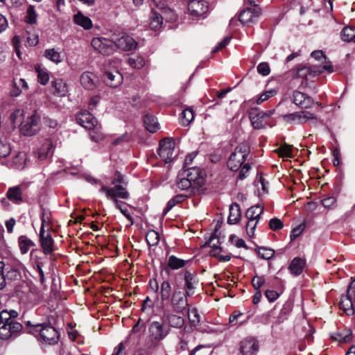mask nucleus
<instances>
[{"instance_id": "nucleus-1", "label": "nucleus", "mask_w": 355, "mask_h": 355, "mask_svg": "<svg viewBox=\"0 0 355 355\" xmlns=\"http://www.w3.org/2000/svg\"><path fill=\"white\" fill-rule=\"evenodd\" d=\"M189 296L179 289H174L170 299L166 304L164 310L172 311L176 313H182L189 306Z\"/></svg>"}, {"instance_id": "nucleus-2", "label": "nucleus", "mask_w": 355, "mask_h": 355, "mask_svg": "<svg viewBox=\"0 0 355 355\" xmlns=\"http://www.w3.org/2000/svg\"><path fill=\"white\" fill-rule=\"evenodd\" d=\"M22 329V325L14 319L11 318L9 314V319L4 320L0 325V338L7 340L12 336L17 335Z\"/></svg>"}, {"instance_id": "nucleus-3", "label": "nucleus", "mask_w": 355, "mask_h": 355, "mask_svg": "<svg viewBox=\"0 0 355 355\" xmlns=\"http://www.w3.org/2000/svg\"><path fill=\"white\" fill-rule=\"evenodd\" d=\"M91 44L96 51L103 55H110L115 51L114 37L112 40L103 37H94Z\"/></svg>"}, {"instance_id": "nucleus-4", "label": "nucleus", "mask_w": 355, "mask_h": 355, "mask_svg": "<svg viewBox=\"0 0 355 355\" xmlns=\"http://www.w3.org/2000/svg\"><path fill=\"white\" fill-rule=\"evenodd\" d=\"M35 331L40 333V338L46 343L53 345L58 343L59 334L57 330L50 324L43 325L37 324L35 326Z\"/></svg>"}, {"instance_id": "nucleus-5", "label": "nucleus", "mask_w": 355, "mask_h": 355, "mask_svg": "<svg viewBox=\"0 0 355 355\" xmlns=\"http://www.w3.org/2000/svg\"><path fill=\"white\" fill-rule=\"evenodd\" d=\"M40 116L34 113L28 116L26 120L21 123L20 132L24 136H32L39 130Z\"/></svg>"}, {"instance_id": "nucleus-6", "label": "nucleus", "mask_w": 355, "mask_h": 355, "mask_svg": "<svg viewBox=\"0 0 355 355\" xmlns=\"http://www.w3.org/2000/svg\"><path fill=\"white\" fill-rule=\"evenodd\" d=\"M273 114L274 110L262 111L255 107L250 110L249 117L254 128L261 129L265 127L264 120L270 117Z\"/></svg>"}, {"instance_id": "nucleus-7", "label": "nucleus", "mask_w": 355, "mask_h": 355, "mask_svg": "<svg viewBox=\"0 0 355 355\" xmlns=\"http://www.w3.org/2000/svg\"><path fill=\"white\" fill-rule=\"evenodd\" d=\"M183 171L184 175L191 181L194 188L198 189L205 184L206 174L200 168L189 167Z\"/></svg>"}, {"instance_id": "nucleus-8", "label": "nucleus", "mask_w": 355, "mask_h": 355, "mask_svg": "<svg viewBox=\"0 0 355 355\" xmlns=\"http://www.w3.org/2000/svg\"><path fill=\"white\" fill-rule=\"evenodd\" d=\"M148 330L150 338L155 341L163 340L170 332V328L159 321L152 322L150 324Z\"/></svg>"}, {"instance_id": "nucleus-9", "label": "nucleus", "mask_w": 355, "mask_h": 355, "mask_svg": "<svg viewBox=\"0 0 355 355\" xmlns=\"http://www.w3.org/2000/svg\"><path fill=\"white\" fill-rule=\"evenodd\" d=\"M101 192H105L107 198L112 199L114 201L116 205H119L117 198L128 199L129 197V193L122 186L116 184L114 187L109 188L106 186H102Z\"/></svg>"}, {"instance_id": "nucleus-10", "label": "nucleus", "mask_w": 355, "mask_h": 355, "mask_svg": "<svg viewBox=\"0 0 355 355\" xmlns=\"http://www.w3.org/2000/svg\"><path fill=\"white\" fill-rule=\"evenodd\" d=\"M114 44L115 49H119L123 51L135 50L138 45L137 42L132 37L125 33H123L118 38H114Z\"/></svg>"}, {"instance_id": "nucleus-11", "label": "nucleus", "mask_w": 355, "mask_h": 355, "mask_svg": "<svg viewBox=\"0 0 355 355\" xmlns=\"http://www.w3.org/2000/svg\"><path fill=\"white\" fill-rule=\"evenodd\" d=\"M76 121L83 128L88 130L98 129L97 119L88 111L83 110L76 116Z\"/></svg>"}, {"instance_id": "nucleus-12", "label": "nucleus", "mask_w": 355, "mask_h": 355, "mask_svg": "<svg viewBox=\"0 0 355 355\" xmlns=\"http://www.w3.org/2000/svg\"><path fill=\"white\" fill-rule=\"evenodd\" d=\"M26 188L25 184L9 187L6 194L7 198L15 205H21L25 202L24 191Z\"/></svg>"}, {"instance_id": "nucleus-13", "label": "nucleus", "mask_w": 355, "mask_h": 355, "mask_svg": "<svg viewBox=\"0 0 355 355\" xmlns=\"http://www.w3.org/2000/svg\"><path fill=\"white\" fill-rule=\"evenodd\" d=\"M259 350V342L255 338L247 337L240 343V353L242 355H256Z\"/></svg>"}, {"instance_id": "nucleus-14", "label": "nucleus", "mask_w": 355, "mask_h": 355, "mask_svg": "<svg viewBox=\"0 0 355 355\" xmlns=\"http://www.w3.org/2000/svg\"><path fill=\"white\" fill-rule=\"evenodd\" d=\"M179 314L180 313H176L172 311H164V317L166 324H168V327L181 329L184 327L185 323L184 318Z\"/></svg>"}, {"instance_id": "nucleus-15", "label": "nucleus", "mask_w": 355, "mask_h": 355, "mask_svg": "<svg viewBox=\"0 0 355 355\" xmlns=\"http://www.w3.org/2000/svg\"><path fill=\"white\" fill-rule=\"evenodd\" d=\"M284 117L288 122H293L298 124L306 123L310 119L315 118L314 114L306 111L293 112L286 114Z\"/></svg>"}, {"instance_id": "nucleus-16", "label": "nucleus", "mask_w": 355, "mask_h": 355, "mask_svg": "<svg viewBox=\"0 0 355 355\" xmlns=\"http://www.w3.org/2000/svg\"><path fill=\"white\" fill-rule=\"evenodd\" d=\"M292 102L296 105L305 109L311 107L314 104V101L311 97L308 96L305 94L299 91L293 92Z\"/></svg>"}, {"instance_id": "nucleus-17", "label": "nucleus", "mask_w": 355, "mask_h": 355, "mask_svg": "<svg viewBox=\"0 0 355 355\" xmlns=\"http://www.w3.org/2000/svg\"><path fill=\"white\" fill-rule=\"evenodd\" d=\"M3 159L1 160L2 164H6L8 167L12 169H24L27 162L26 157H1Z\"/></svg>"}, {"instance_id": "nucleus-18", "label": "nucleus", "mask_w": 355, "mask_h": 355, "mask_svg": "<svg viewBox=\"0 0 355 355\" xmlns=\"http://www.w3.org/2000/svg\"><path fill=\"white\" fill-rule=\"evenodd\" d=\"M56 143L51 139H44L37 146V155H52L54 153Z\"/></svg>"}, {"instance_id": "nucleus-19", "label": "nucleus", "mask_w": 355, "mask_h": 355, "mask_svg": "<svg viewBox=\"0 0 355 355\" xmlns=\"http://www.w3.org/2000/svg\"><path fill=\"white\" fill-rule=\"evenodd\" d=\"M260 15L259 9L257 8H250L244 9L239 14V20L243 24L253 23Z\"/></svg>"}, {"instance_id": "nucleus-20", "label": "nucleus", "mask_w": 355, "mask_h": 355, "mask_svg": "<svg viewBox=\"0 0 355 355\" xmlns=\"http://www.w3.org/2000/svg\"><path fill=\"white\" fill-rule=\"evenodd\" d=\"M80 81L85 89L93 90L97 86L98 78L92 72L85 71L81 74Z\"/></svg>"}, {"instance_id": "nucleus-21", "label": "nucleus", "mask_w": 355, "mask_h": 355, "mask_svg": "<svg viewBox=\"0 0 355 355\" xmlns=\"http://www.w3.org/2000/svg\"><path fill=\"white\" fill-rule=\"evenodd\" d=\"M175 147V140L171 137H166L159 141L158 154L159 155H171L174 153Z\"/></svg>"}, {"instance_id": "nucleus-22", "label": "nucleus", "mask_w": 355, "mask_h": 355, "mask_svg": "<svg viewBox=\"0 0 355 355\" xmlns=\"http://www.w3.org/2000/svg\"><path fill=\"white\" fill-rule=\"evenodd\" d=\"M103 80L110 87H116L122 83V76L119 72L112 73L105 71L103 74Z\"/></svg>"}, {"instance_id": "nucleus-23", "label": "nucleus", "mask_w": 355, "mask_h": 355, "mask_svg": "<svg viewBox=\"0 0 355 355\" xmlns=\"http://www.w3.org/2000/svg\"><path fill=\"white\" fill-rule=\"evenodd\" d=\"M28 89V83L24 78H16L13 80L10 94L13 97H18L21 95L23 91H26Z\"/></svg>"}, {"instance_id": "nucleus-24", "label": "nucleus", "mask_w": 355, "mask_h": 355, "mask_svg": "<svg viewBox=\"0 0 355 355\" xmlns=\"http://www.w3.org/2000/svg\"><path fill=\"white\" fill-rule=\"evenodd\" d=\"M184 281H185L184 294H186L187 295L190 297L192 295H193L194 289L196 288L195 286L198 282L196 279L195 276L192 273H191L188 271H187L184 273Z\"/></svg>"}, {"instance_id": "nucleus-25", "label": "nucleus", "mask_w": 355, "mask_h": 355, "mask_svg": "<svg viewBox=\"0 0 355 355\" xmlns=\"http://www.w3.org/2000/svg\"><path fill=\"white\" fill-rule=\"evenodd\" d=\"M73 22L85 30H89L93 27V23L91 19L84 15L80 11H78L74 15Z\"/></svg>"}, {"instance_id": "nucleus-26", "label": "nucleus", "mask_w": 355, "mask_h": 355, "mask_svg": "<svg viewBox=\"0 0 355 355\" xmlns=\"http://www.w3.org/2000/svg\"><path fill=\"white\" fill-rule=\"evenodd\" d=\"M40 244L44 254L49 255L55 250L54 241L51 234L45 235L44 237L40 239Z\"/></svg>"}, {"instance_id": "nucleus-27", "label": "nucleus", "mask_w": 355, "mask_h": 355, "mask_svg": "<svg viewBox=\"0 0 355 355\" xmlns=\"http://www.w3.org/2000/svg\"><path fill=\"white\" fill-rule=\"evenodd\" d=\"M304 266L305 260L300 257H295L292 260L288 267V270L291 271L292 275L297 276L302 272Z\"/></svg>"}, {"instance_id": "nucleus-28", "label": "nucleus", "mask_w": 355, "mask_h": 355, "mask_svg": "<svg viewBox=\"0 0 355 355\" xmlns=\"http://www.w3.org/2000/svg\"><path fill=\"white\" fill-rule=\"evenodd\" d=\"M35 70L37 76V81L42 85H46L49 81V73L48 70L42 64L35 65Z\"/></svg>"}, {"instance_id": "nucleus-29", "label": "nucleus", "mask_w": 355, "mask_h": 355, "mask_svg": "<svg viewBox=\"0 0 355 355\" xmlns=\"http://www.w3.org/2000/svg\"><path fill=\"white\" fill-rule=\"evenodd\" d=\"M144 123L148 131L154 133L159 129V123L156 117L151 114H146L144 117Z\"/></svg>"}, {"instance_id": "nucleus-30", "label": "nucleus", "mask_w": 355, "mask_h": 355, "mask_svg": "<svg viewBox=\"0 0 355 355\" xmlns=\"http://www.w3.org/2000/svg\"><path fill=\"white\" fill-rule=\"evenodd\" d=\"M291 304L289 302L285 303L280 310L278 315L277 316L276 320L273 322L272 327H273L274 325L277 326L285 321L287 319V315L291 313Z\"/></svg>"}, {"instance_id": "nucleus-31", "label": "nucleus", "mask_w": 355, "mask_h": 355, "mask_svg": "<svg viewBox=\"0 0 355 355\" xmlns=\"http://www.w3.org/2000/svg\"><path fill=\"white\" fill-rule=\"evenodd\" d=\"M241 218L240 206L237 203H233L230 207V215L227 223L230 225L236 224Z\"/></svg>"}, {"instance_id": "nucleus-32", "label": "nucleus", "mask_w": 355, "mask_h": 355, "mask_svg": "<svg viewBox=\"0 0 355 355\" xmlns=\"http://www.w3.org/2000/svg\"><path fill=\"white\" fill-rule=\"evenodd\" d=\"M331 338L338 342L349 343L352 339V331L349 329H344L342 331L333 334Z\"/></svg>"}, {"instance_id": "nucleus-33", "label": "nucleus", "mask_w": 355, "mask_h": 355, "mask_svg": "<svg viewBox=\"0 0 355 355\" xmlns=\"http://www.w3.org/2000/svg\"><path fill=\"white\" fill-rule=\"evenodd\" d=\"M131 139V135L128 132H125L119 137L113 139L111 144L113 146L118 148H124L129 146Z\"/></svg>"}, {"instance_id": "nucleus-34", "label": "nucleus", "mask_w": 355, "mask_h": 355, "mask_svg": "<svg viewBox=\"0 0 355 355\" xmlns=\"http://www.w3.org/2000/svg\"><path fill=\"white\" fill-rule=\"evenodd\" d=\"M18 245L20 252L22 254H26L31 247L35 245L34 242L25 235H21L18 238Z\"/></svg>"}, {"instance_id": "nucleus-35", "label": "nucleus", "mask_w": 355, "mask_h": 355, "mask_svg": "<svg viewBox=\"0 0 355 355\" xmlns=\"http://www.w3.org/2000/svg\"><path fill=\"white\" fill-rule=\"evenodd\" d=\"M52 85L55 89V94L58 96H64L68 92V87L62 79H55L53 81Z\"/></svg>"}, {"instance_id": "nucleus-36", "label": "nucleus", "mask_w": 355, "mask_h": 355, "mask_svg": "<svg viewBox=\"0 0 355 355\" xmlns=\"http://www.w3.org/2000/svg\"><path fill=\"white\" fill-rule=\"evenodd\" d=\"M245 162V157H229L227 167L232 171H237Z\"/></svg>"}, {"instance_id": "nucleus-37", "label": "nucleus", "mask_w": 355, "mask_h": 355, "mask_svg": "<svg viewBox=\"0 0 355 355\" xmlns=\"http://www.w3.org/2000/svg\"><path fill=\"white\" fill-rule=\"evenodd\" d=\"M44 56L56 64H60L62 61L60 53L54 48L46 49L44 52Z\"/></svg>"}, {"instance_id": "nucleus-38", "label": "nucleus", "mask_w": 355, "mask_h": 355, "mask_svg": "<svg viewBox=\"0 0 355 355\" xmlns=\"http://www.w3.org/2000/svg\"><path fill=\"white\" fill-rule=\"evenodd\" d=\"M355 301L347 296L342 297L340 302V307L343 309L347 315H352L354 313L353 303Z\"/></svg>"}, {"instance_id": "nucleus-39", "label": "nucleus", "mask_w": 355, "mask_h": 355, "mask_svg": "<svg viewBox=\"0 0 355 355\" xmlns=\"http://www.w3.org/2000/svg\"><path fill=\"white\" fill-rule=\"evenodd\" d=\"M179 180L177 181V187L181 190H189L195 189L189 178L184 175V171L179 175Z\"/></svg>"}, {"instance_id": "nucleus-40", "label": "nucleus", "mask_w": 355, "mask_h": 355, "mask_svg": "<svg viewBox=\"0 0 355 355\" xmlns=\"http://www.w3.org/2000/svg\"><path fill=\"white\" fill-rule=\"evenodd\" d=\"M173 293L171 285L168 281H164L160 286V296L162 301L168 300Z\"/></svg>"}, {"instance_id": "nucleus-41", "label": "nucleus", "mask_w": 355, "mask_h": 355, "mask_svg": "<svg viewBox=\"0 0 355 355\" xmlns=\"http://www.w3.org/2000/svg\"><path fill=\"white\" fill-rule=\"evenodd\" d=\"M263 211V207L259 205H255L248 209L245 216L248 219L258 220L260 219V216Z\"/></svg>"}, {"instance_id": "nucleus-42", "label": "nucleus", "mask_w": 355, "mask_h": 355, "mask_svg": "<svg viewBox=\"0 0 355 355\" xmlns=\"http://www.w3.org/2000/svg\"><path fill=\"white\" fill-rule=\"evenodd\" d=\"M163 19L161 15L156 11H152L150 26L151 29L159 30L162 25Z\"/></svg>"}, {"instance_id": "nucleus-43", "label": "nucleus", "mask_w": 355, "mask_h": 355, "mask_svg": "<svg viewBox=\"0 0 355 355\" xmlns=\"http://www.w3.org/2000/svg\"><path fill=\"white\" fill-rule=\"evenodd\" d=\"M128 62L130 66L135 69H141L146 64L145 58L141 55H135L128 58Z\"/></svg>"}, {"instance_id": "nucleus-44", "label": "nucleus", "mask_w": 355, "mask_h": 355, "mask_svg": "<svg viewBox=\"0 0 355 355\" xmlns=\"http://www.w3.org/2000/svg\"><path fill=\"white\" fill-rule=\"evenodd\" d=\"M187 311L188 319L191 326L196 327L200 323V315L196 308L190 309L188 307L186 310Z\"/></svg>"}, {"instance_id": "nucleus-45", "label": "nucleus", "mask_w": 355, "mask_h": 355, "mask_svg": "<svg viewBox=\"0 0 355 355\" xmlns=\"http://www.w3.org/2000/svg\"><path fill=\"white\" fill-rule=\"evenodd\" d=\"M194 119L193 111L191 108L184 109L181 114V123L184 126L189 125Z\"/></svg>"}, {"instance_id": "nucleus-46", "label": "nucleus", "mask_w": 355, "mask_h": 355, "mask_svg": "<svg viewBox=\"0 0 355 355\" xmlns=\"http://www.w3.org/2000/svg\"><path fill=\"white\" fill-rule=\"evenodd\" d=\"M185 200V196L177 195L171 198L167 203L166 207L164 209V214H166L173 207L176 205L183 202Z\"/></svg>"}, {"instance_id": "nucleus-47", "label": "nucleus", "mask_w": 355, "mask_h": 355, "mask_svg": "<svg viewBox=\"0 0 355 355\" xmlns=\"http://www.w3.org/2000/svg\"><path fill=\"white\" fill-rule=\"evenodd\" d=\"M185 264V261L171 255L168 258V266L172 270H178L182 268Z\"/></svg>"}, {"instance_id": "nucleus-48", "label": "nucleus", "mask_w": 355, "mask_h": 355, "mask_svg": "<svg viewBox=\"0 0 355 355\" xmlns=\"http://www.w3.org/2000/svg\"><path fill=\"white\" fill-rule=\"evenodd\" d=\"M37 14L35 12V7L30 5L26 10L25 21L29 24H35L37 23Z\"/></svg>"}, {"instance_id": "nucleus-49", "label": "nucleus", "mask_w": 355, "mask_h": 355, "mask_svg": "<svg viewBox=\"0 0 355 355\" xmlns=\"http://www.w3.org/2000/svg\"><path fill=\"white\" fill-rule=\"evenodd\" d=\"M146 240L150 246H155L159 241V234L155 230H149L146 233Z\"/></svg>"}, {"instance_id": "nucleus-50", "label": "nucleus", "mask_w": 355, "mask_h": 355, "mask_svg": "<svg viewBox=\"0 0 355 355\" xmlns=\"http://www.w3.org/2000/svg\"><path fill=\"white\" fill-rule=\"evenodd\" d=\"M10 119L14 125H19L21 127V123L23 122L24 119V111L20 109L15 110L10 115Z\"/></svg>"}, {"instance_id": "nucleus-51", "label": "nucleus", "mask_w": 355, "mask_h": 355, "mask_svg": "<svg viewBox=\"0 0 355 355\" xmlns=\"http://www.w3.org/2000/svg\"><path fill=\"white\" fill-rule=\"evenodd\" d=\"M191 327H184L183 329L180 332V348L182 349H185L187 348V342L189 339V335L188 333L189 332Z\"/></svg>"}, {"instance_id": "nucleus-52", "label": "nucleus", "mask_w": 355, "mask_h": 355, "mask_svg": "<svg viewBox=\"0 0 355 355\" xmlns=\"http://www.w3.org/2000/svg\"><path fill=\"white\" fill-rule=\"evenodd\" d=\"M258 254L261 258L268 260L274 257L275 251L270 248L261 247L258 249Z\"/></svg>"}, {"instance_id": "nucleus-53", "label": "nucleus", "mask_w": 355, "mask_h": 355, "mask_svg": "<svg viewBox=\"0 0 355 355\" xmlns=\"http://www.w3.org/2000/svg\"><path fill=\"white\" fill-rule=\"evenodd\" d=\"M294 148L292 146L288 145L286 144L281 146L280 147L276 148L274 151L278 153V155H291L293 153Z\"/></svg>"}, {"instance_id": "nucleus-54", "label": "nucleus", "mask_w": 355, "mask_h": 355, "mask_svg": "<svg viewBox=\"0 0 355 355\" xmlns=\"http://www.w3.org/2000/svg\"><path fill=\"white\" fill-rule=\"evenodd\" d=\"M355 31L349 28L345 27L341 32L342 40L345 42H351L353 40Z\"/></svg>"}, {"instance_id": "nucleus-55", "label": "nucleus", "mask_w": 355, "mask_h": 355, "mask_svg": "<svg viewBox=\"0 0 355 355\" xmlns=\"http://www.w3.org/2000/svg\"><path fill=\"white\" fill-rule=\"evenodd\" d=\"M258 220L248 219L246 224V232L250 237H252L254 234V230L257 225Z\"/></svg>"}, {"instance_id": "nucleus-56", "label": "nucleus", "mask_w": 355, "mask_h": 355, "mask_svg": "<svg viewBox=\"0 0 355 355\" xmlns=\"http://www.w3.org/2000/svg\"><path fill=\"white\" fill-rule=\"evenodd\" d=\"M251 169V164L249 162L243 163L242 166L240 168V172L238 178L241 180L245 179L248 176L250 170Z\"/></svg>"}, {"instance_id": "nucleus-57", "label": "nucleus", "mask_w": 355, "mask_h": 355, "mask_svg": "<svg viewBox=\"0 0 355 355\" xmlns=\"http://www.w3.org/2000/svg\"><path fill=\"white\" fill-rule=\"evenodd\" d=\"M277 91L275 89H270L268 91L265 92L264 93L261 94L257 100V104H261L263 101L268 100L270 97L274 96L276 95Z\"/></svg>"}, {"instance_id": "nucleus-58", "label": "nucleus", "mask_w": 355, "mask_h": 355, "mask_svg": "<svg viewBox=\"0 0 355 355\" xmlns=\"http://www.w3.org/2000/svg\"><path fill=\"white\" fill-rule=\"evenodd\" d=\"M33 268L35 272L33 277L35 279H38L41 285H43L45 282L44 272L43 270V268H40V266H38L34 267Z\"/></svg>"}, {"instance_id": "nucleus-59", "label": "nucleus", "mask_w": 355, "mask_h": 355, "mask_svg": "<svg viewBox=\"0 0 355 355\" xmlns=\"http://www.w3.org/2000/svg\"><path fill=\"white\" fill-rule=\"evenodd\" d=\"M284 226L282 221L277 218H273L269 221V227L273 231L281 230Z\"/></svg>"}, {"instance_id": "nucleus-60", "label": "nucleus", "mask_w": 355, "mask_h": 355, "mask_svg": "<svg viewBox=\"0 0 355 355\" xmlns=\"http://www.w3.org/2000/svg\"><path fill=\"white\" fill-rule=\"evenodd\" d=\"M249 150V146L246 144H241L235 148L234 152L232 153L231 155H236V154L248 155Z\"/></svg>"}, {"instance_id": "nucleus-61", "label": "nucleus", "mask_w": 355, "mask_h": 355, "mask_svg": "<svg viewBox=\"0 0 355 355\" xmlns=\"http://www.w3.org/2000/svg\"><path fill=\"white\" fill-rule=\"evenodd\" d=\"M305 225L304 224H300L291 230L290 238L291 241L297 239L304 231Z\"/></svg>"}, {"instance_id": "nucleus-62", "label": "nucleus", "mask_w": 355, "mask_h": 355, "mask_svg": "<svg viewBox=\"0 0 355 355\" xmlns=\"http://www.w3.org/2000/svg\"><path fill=\"white\" fill-rule=\"evenodd\" d=\"M257 71L262 76H268L270 72L269 64L267 62H261L257 66Z\"/></svg>"}, {"instance_id": "nucleus-63", "label": "nucleus", "mask_w": 355, "mask_h": 355, "mask_svg": "<svg viewBox=\"0 0 355 355\" xmlns=\"http://www.w3.org/2000/svg\"><path fill=\"white\" fill-rule=\"evenodd\" d=\"M265 279L261 276H255L252 279V284L254 288L259 291V288L264 284Z\"/></svg>"}, {"instance_id": "nucleus-64", "label": "nucleus", "mask_w": 355, "mask_h": 355, "mask_svg": "<svg viewBox=\"0 0 355 355\" xmlns=\"http://www.w3.org/2000/svg\"><path fill=\"white\" fill-rule=\"evenodd\" d=\"M19 277H20V272L16 268H11L10 270H8L6 272V274L5 275V277H6L10 280L17 279Z\"/></svg>"}]
</instances>
